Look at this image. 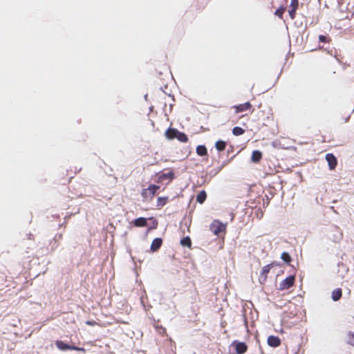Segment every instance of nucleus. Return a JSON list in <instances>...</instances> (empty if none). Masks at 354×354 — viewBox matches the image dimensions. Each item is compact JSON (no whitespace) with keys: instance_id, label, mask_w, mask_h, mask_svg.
I'll use <instances>...</instances> for the list:
<instances>
[{"instance_id":"obj_10","label":"nucleus","mask_w":354,"mask_h":354,"mask_svg":"<svg viewBox=\"0 0 354 354\" xmlns=\"http://www.w3.org/2000/svg\"><path fill=\"white\" fill-rule=\"evenodd\" d=\"M299 0H291L290 5V10H289V15L292 19H294L296 16V10L298 8Z\"/></svg>"},{"instance_id":"obj_21","label":"nucleus","mask_w":354,"mask_h":354,"mask_svg":"<svg viewBox=\"0 0 354 354\" xmlns=\"http://www.w3.org/2000/svg\"><path fill=\"white\" fill-rule=\"evenodd\" d=\"M215 147L218 151H224L226 147V142L223 140H218L215 143Z\"/></svg>"},{"instance_id":"obj_8","label":"nucleus","mask_w":354,"mask_h":354,"mask_svg":"<svg viewBox=\"0 0 354 354\" xmlns=\"http://www.w3.org/2000/svg\"><path fill=\"white\" fill-rule=\"evenodd\" d=\"M326 160L328 164L329 169L333 170L337 165L336 157L333 153H327L326 155Z\"/></svg>"},{"instance_id":"obj_26","label":"nucleus","mask_w":354,"mask_h":354,"mask_svg":"<svg viewBox=\"0 0 354 354\" xmlns=\"http://www.w3.org/2000/svg\"><path fill=\"white\" fill-rule=\"evenodd\" d=\"M286 11V8L283 6H281L274 12L275 15L279 17L280 19L283 18V15Z\"/></svg>"},{"instance_id":"obj_15","label":"nucleus","mask_w":354,"mask_h":354,"mask_svg":"<svg viewBox=\"0 0 354 354\" xmlns=\"http://www.w3.org/2000/svg\"><path fill=\"white\" fill-rule=\"evenodd\" d=\"M136 227H145L147 225V219L143 217H140L135 219L132 222Z\"/></svg>"},{"instance_id":"obj_7","label":"nucleus","mask_w":354,"mask_h":354,"mask_svg":"<svg viewBox=\"0 0 354 354\" xmlns=\"http://www.w3.org/2000/svg\"><path fill=\"white\" fill-rule=\"evenodd\" d=\"M252 104L250 102H247L243 104H240L233 106L235 113H239L243 111H249L252 109Z\"/></svg>"},{"instance_id":"obj_2","label":"nucleus","mask_w":354,"mask_h":354,"mask_svg":"<svg viewBox=\"0 0 354 354\" xmlns=\"http://www.w3.org/2000/svg\"><path fill=\"white\" fill-rule=\"evenodd\" d=\"M227 226L225 224L222 223L218 220H214L211 223L209 229L212 232L217 236H219L221 233H225Z\"/></svg>"},{"instance_id":"obj_19","label":"nucleus","mask_w":354,"mask_h":354,"mask_svg":"<svg viewBox=\"0 0 354 354\" xmlns=\"http://www.w3.org/2000/svg\"><path fill=\"white\" fill-rule=\"evenodd\" d=\"M207 198V194L205 191L203 190L198 193V194L196 196V201L199 203L200 204H202L204 203V201L206 200Z\"/></svg>"},{"instance_id":"obj_3","label":"nucleus","mask_w":354,"mask_h":354,"mask_svg":"<svg viewBox=\"0 0 354 354\" xmlns=\"http://www.w3.org/2000/svg\"><path fill=\"white\" fill-rule=\"evenodd\" d=\"M278 265H279V263L277 262L274 261L270 264L265 266L263 268L262 271L259 276V281L261 283H263L264 282H266V281L267 280V278H268V274L270 271V269L274 266H277Z\"/></svg>"},{"instance_id":"obj_20","label":"nucleus","mask_w":354,"mask_h":354,"mask_svg":"<svg viewBox=\"0 0 354 354\" xmlns=\"http://www.w3.org/2000/svg\"><path fill=\"white\" fill-rule=\"evenodd\" d=\"M176 138L181 142H187L188 141L187 135L185 133L180 132L179 131Z\"/></svg>"},{"instance_id":"obj_6","label":"nucleus","mask_w":354,"mask_h":354,"mask_svg":"<svg viewBox=\"0 0 354 354\" xmlns=\"http://www.w3.org/2000/svg\"><path fill=\"white\" fill-rule=\"evenodd\" d=\"M295 277L293 275H290L286 278L284 280L281 281L279 283V289L281 290H288L291 288L295 283Z\"/></svg>"},{"instance_id":"obj_12","label":"nucleus","mask_w":354,"mask_h":354,"mask_svg":"<svg viewBox=\"0 0 354 354\" xmlns=\"http://www.w3.org/2000/svg\"><path fill=\"white\" fill-rule=\"evenodd\" d=\"M162 243V240L160 238H156L153 240L151 245V250L156 252L160 249Z\"/></svg>"},{"instance_id":"obj_23","label":"nucleus","mask_w":354,"mask_h":354,"mask_svg":"<svg viewBox=\"0 0 354 354\" xmlns=\"http://www.w3.org/2000/svg\"><path fill=\"white\" fill-rule=\"evenodd\" d=\"M154 327L156 328L157 332L161 335L162 336H165L167 335V333H166V328L162 327V326H159L158 324V323L155 324H154Z\"/></svg>"},{"instance_id":"obj_11","label":"nucleus","mask_w":354,"mask_h":354,"mask_svg":"<svg viewBox=\"0 0 354 354\" xmlns=\"http://www.w3.org/2000/svg\"><path fill=\"white\" fill-rule=\"evenodd\" d=\"M174 178V173L173 171H170L165 174H162L158 176L157 179V183H162L165 180H169V181H171Z\"/></svg>"},{"instance_id":"obj_29","label":"nucleus","mask_w":354,"mask_h":354,"mask_svg":"<svg viewBox=\"0 0 354 354\" xmlns=\"http://www.w3.org/2000/svg\"><path fill=\"white\" fill-rule=\"evenodd\" d=\"M86 325H88V326H95V325H97V322H96L95 321H94V320H92V321L88 320V321H86Z\"/></svg>"},{"instance_id":"obj_27","label":"nucleus","mask_w":354,"mask_h":354,"mask_svg":"<svg viewBox=\"0 0 354 354\" xmlns=\"http://www.w3.org/2000/svg\"><path fill=\"white\" fill-rule=\"evenodd\" d=\"M319 41L322 43H330L331 41V39L325 35H320L319 36Z\"/></svg>"},{"instance_id":"obj_17","label":"nucleus","mask_w":354,"mask_h":354,"mask_svg":"<svg viewBox=\"0 0 354 354\" xmlns=\"http://www.w3.org/2000/svg\"><path fill=\"white\" fill-rule=\"evenodd\" d=\"M196 151V153L200 156H204L207 154V150L205 145H198Z\"/></svg>"},{"instance_id":"obj_4","label":"nucleus","mask_w":354,"mask_h":354,"mask_svg":"<svg viewBox=\"0 0 354 354\" xmlns=\"http://www.w3.org/2000/svg\"><path fill=\"white\" fill-rule=\"evenodd\" d=\"M232 345L234 347L236 354H245L248 348L245 342L237 340L232 342Z\"/></svg>"},{"instance_id":"obj_18","label":"nucleus","mask_w":354,"mask_h":354,"mask_svg":"<svg viewBox=\"0 0 354 354\" xmlns=\"http://www.w3.org/2000/svg\"><path fill=\"white\" fill-rule=\"evenodd\" d=\"M252 160L254 162H258L262 158V153L259 151H254L252 153Z\"/></svg>"},{"instance_id":"obj_9","label":"nucleus","mask_w":354,"mask_h":354,"mask_svg":"<svg viewBox=\"0 0 354 354\" xmlns=\"http://www.w3.org/2000/svg\"><path fill=\"white\" fill-rule=\"evenodd\" d=\"M267 342L270 347L275 348L281 345V341L277 336L270 335L268 337Z\"/></svg>"},{"instance_id":"obj_5","label":"nucleus","mask_w":354,"mask_h":354,"mask_svg":"<svg viewBox=\"0 0 354 354\" xmlns=\"http://www.w3.org/2000/svg\"><path fill=\"white\" fill-rule=\"evenodd\" d=\"M55 345L57 347V348H59L61 351L74 350V351H84V348H80V347L75 346H70L61 340L56 341Z\"/></svg>"},{"instance_id":"obj_13","label":"nucleus","mask_w":354,"mask_h":354,"mask_svg":"<svg viewBox=\"0 0 354 354\" xmlns=\"http://www.w3.org/2000/svg\"><path fill=\"white\" fill-rule=\"evenodd\" d=\"M178 130L174 128H169L165 131V136L169 140H173L176 138Z\"/></svg>"},{"instance_id":"obj_28","label":"nucleus","mask_w":354,"mask_h":354,"mask_svg":"<svg viewBox=\"0 0 354 354\" xmlns=\"http://www.w3.org/2000/svg\"><path fill=\"white\" fill-rule=\"evenodd\" d=\"M348 342L354 346V333H349L348 335Z\"/></svg>"},{"instance_id":"obj_16","label":"nucleus","mask_w":354,"mask_h":354,"mask_svg":"<svg viewBox=\"0 0 354 354\" xmlns=\"http://www.w3.org/2000/svg\"><path fill=\"white\" fill-rule=\"evenodd\" d=\"M169 198L167 196L164 197H158L157 199V207L158 209L162 208L163 206L166 205V203L168 202Z\"/></svg>"},{"instance_id":"obj_24","label":"nucleus","mask_w":354,"mask_h":354,"mask_svg":"<svg viewBox=\"0 0 354 354\" xmlns=\"http://www.w3.org/2000/svg\"><path fill=\"white\" fill-rule=\"evenodd\" d=\"M244 133L245 130L240 127H235L232 129V133L236 136L243 135Z\"/></svg>"},{"instance_id":"obj_14","label":"nucleus","mask_w":354,"mask_h":354,"mask_svg":"<svg viewBox=\"0 0 354 354\" xmlns=\"http://www.w3.org/2000/svg\"><path fill=\"white\" fill-rule=\"evenodd\" d=\"M342 296V290L339 288L335 289L332 292L331 297L334 301H337L338 300H339L341 299Z\"/></svg>"},{"instance_id":"obj_1","label":"nucleus","mask_w":354,"mask_h":354,"mask_svg":"<svg viewBox=\"0 0 354 354\" xmlns=\"http://www.w3.org/2000/svg\"><path fill=\"white\" fill-rule=\"evenodd\" d=\"M159 189L160 186L151 184L147 188L142 189L141 195L145 200L151 201Z\"/></svg>"},{"instance_id":"obj_25","label":"nucleus","mask_w":354,"mask_h":354,"mask_svg":"<svg viewBox=\"0 0 354 354\" xmlns=\"http://www.w3.org/2000/svg\"><path fill=\"white\" fill-rule=\"evenodd\" d=\"M281 259L288 264H289L292 261L291 257L286 252H284L281 254Z\"/></svg>"},{"instance_id":"obj_22","label":"nucleus","mask_w":354,"mask_h":354,"mask_svg":"<svg viewBox=\"0 0 354 354\" xmlns=\"http://www.w3.org/2000/svg\"><path fill=\"white\" fill-rule=\"evenodd\" d=\"M180 244L183 246L187 247V248H190L192 246V241H191L190 237L185 236L183 239H182L180 240Z\"/></svg>"}]
</instances>
